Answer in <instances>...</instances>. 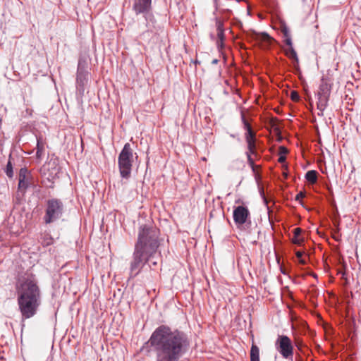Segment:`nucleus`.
I'll list each match as a JSON object with an SVG mask.
<instances>
[{"mask_svg":"<svg viewBox=\"0 0 361 361\" xmlns=\"http://www.w3.org/2000/svg\"><path fill=\"white\" fill-rule=\"evenodd\" d=\"M147 343L155 354L156 361H180L190 347L184 331L164 324L155 329Z\"/></svg>","mask_w":361,"mask_h":361,"instance_id":"f257e3e1","label":"nucleus"},{"mask_svg":"<svg viewBox=\"0 0 361 361\" xmlns=\"http://www.w3.org/2000/svg\"><path fill=\"white\" fill-rule=\"evenodd\" d=\"M160 244V231L158 228L147 224L139 227L137 239L129 265V278L137 276L145 264L155 258L159 254Z\"/></svg>","mask_w":361,"mask_h":361,"instance_id":"f03ea898","label":"nucleus"},{"mask_svg":"<svg viewBox=\"0 0 361 361\" xmlns=\"http://www.w3.org/2000/svg\"><path fill=\"white\" fill-rule=\"evenodd\" d=\"M18 304L23 319L34 317L41 305V293L34 279H25L18 288Z\"/></svg>","mask_w":361,"mask_h":361,"instance_id":"7ed1b4c3","label":"nucleus"},{"mask_svg":"<svg viewBox=\"0 0 361 361\" xmlns=\"http://www.w3.org/2000/svg\"><path fill=\"white\" fill-rule=\"evenodd\" d=\"M133 11L136 16L142 15V20L137 19L142 32H152L156 20L152 13V0H133Z\"/></svg>","mask_w":361,"mask_h":361,"instance_id":"20e7f679","label":"nucleus"},{"mask_svg":"<svg viewBox=\"0 0 361 361\" xmlns=\"http://www.w3.org/2000/svg\"><path fill=\"white\" fill-rule=\"evenodd\" d=\"M134 155L137 159V155L133 153L130 143H126L118 157V169L123 178L128 179L130 177Z\"/></svg>","mask_w":361,"mask_h":361,"instance_id":"39448f33","label":"nucleus"},{"mask_svg":"<svg viewBox=\"0 0 361 361\" xmlns=\"http://www.w3.org/2000/svg\"><path fill=\"white\" fill-rule=\"evenodd\" d=\"M64 205L60 199L51 198L46 202L45 214L43 216L44 222L49 224L58 221L63 216Z\"/></svg>","mask_w":361,"mask_h":361,"instance_id":"423d86ee","label":"nucleus"},{"mask_svg":"<svg viewBox=\"0 0 361 361\" xmlns=\"http://www.w3.org/2000/svg\"><path fill=\"white\" fill-rule=\"evenodd\" d=\"M275 347L283 358H292L293 346L289 337L286 335H279L275 342Z\"/></svg>","mask_w":361,"mask_h":361,"instance_id":"0eeeda50","label":"nucleus"},{"mask_svg":"<svg viewBox=\"0 0 361 361\" xmlns=\"http://www.w3.org/2000/svg\"><path fill=\"white\" fill-rule=\"evenodd\" d=\"M89 72L87 71L86 61L82 58L78 60L76 85L77 89L80 93H83L85 87L88 83Z\"/></svg>","mask_w":361,"mask_h":361,"instance_id":"6e6552de","label":"nucleus"},{"mask_svg":"<svg viewBox=\"0 0 361 361\" xmlns=\"http://www.w3.org/2000/svg\"><path fill=\"white\" fill-rule=\"evenodd\" d=\"M250 216V213L247 207L238 206L233 209V221L238 228L243 226L247 222Z\"/></svg>","mask_w":361,"mask_h":361,"instance_id":"1a4fd4ad","label":"nucleus"},{"mask_svg":"<svg viewBox=\"0 0 361 361\" xmlns=\"http://www.w3.org/2000/svg\"><path fill=\"white\" fill-rule=\"evenodd\" d=\"M31 175L27 168L20 169L18 174V189L25 190L30 184Z\"/></svg>","mask_w":361,"mask_h":361,"instance_id":"9d476101","label":"nucleus"},{"mask_svg":"<svg viewBox=\"0 0 361 361\" xmlns=\"http://www.w3.org/2000/svg\"><path fill=\"white\" fill-rule=\"evenodd\" d=\"M250 37L253 39L259 42L263 43L262 46L264 48L269 47L274 41V39L266 32L259 33L256 31L252 30L250 32Z\"/></svg>","mask_w":361,"mask_h":361,"instance_id":"9b49d317","label":"nucleus"},{"mask_svg":"<svg viewBox=\"0 0 361 361\" xmlns=\"http://www.w3.org/2000/svg\"><path fill=\"white\" fill-rule=\"evenodd\" d=\"M214 20H215V25H216V31H217V37L219 39L217 41V46H218V47H221L223 46V42L225 38L224 21L218 17H216L214 18Z\"/></svg>","mask_w":361,"mask_h":361,"instance_id":"f8f14e48","label":"nucleus"},{"mask_svg":"<svg viewBox=\"0 0 361 361\" xmlns=\"http://www.w3.org/2000/svg\"><path fill=\"white\" fill-rule=\"evenodd\" d=\"M331 86L329 84L328 80L326 78H322L319 86L317 95L329 96L331 93Z\"/></svg>","mask_w":361,"mask_h":361,"instance_id":"ddd939ff","label":"nucleus"},{"mask_svg":"<svg viewBox=\"0 0 361 361\" xmlns=\"http://www.w3.org/2000/svg\"><path fill=\"white\" fill-rule=\"evenodd\" d=\"M302 232V228L298 227L293 229V238H292V243L298 245H302L304 242V238L301 237V233Z\"/></svg>","mask_w":361,"mask_h":361,"instance_id":"4468645a","label":"nucleus"},{"mask_svg":"<svg viewBox=\"0 0 361 361\" xmlns=\"http://www.w3.org/2000/svg\"><path fill=\"white\" fill-rule=\"evenodd\" d=\"M37 152L36 156L38 159H40L44 151V142L42 136H37Z\"/></svg>","mask_w":361,"mask_h":361,"instance_id":"2eb2a0df","label":"nucleus"},{"mask_svg":"<svg viewBox=\"0 0 361 361\" xmlns=\"http://www.w3.org/2000/svg\"><path fill=\"white\" fill-rule=\"evenodd\" d=\"M317 109L322 112L327 106L329 96L317 95Z\"/></svg>","mask_w":361,"mask_h":361,"instance_id":"dca6fc26","label":"nucleus"},{"mask_svg":"<svg viewBox=\"0 0 361 361\" xmlns=\"http://www.w3.org/2000/svg\"><path fill=\"white\" fill-rule=\"evenodd\" d=\"M318 172L315 170L308 171L305 174L306 180L311 184H314L317 181Z\"/></svg>","mask_w":361,"mask_h":361,"instance_id":"f3484780","label":"nucleus"},{"mask_svg":"<svg viewBox=\"0 0 361 361\" xmlns=\"http://www.w3.org/2000/svg\"><path fill=\"white\" fill-rule=\"evenodd\" d=\"M250 361H259V349L254 343L250 349Z\"/></svg>","mask_w":361,"mask_h":361,"instance_id":"a211bd4d","label":"nucleus"},{"mask_svg":"<svg viewBox=\"0 0 361 361\" xmlns=\"http://www.w3.org/2000/svg\"><path fill=\"white\" fill-rule=\"evenodd\" d=\"M245 138L247 146H256V137L255 132L245 133Z\"/></svg>","mask_w":361,"mask_h":361,"instance_id":"6ab92c4d","label":"nucleus"},{"mask_svg":"<svg viewBox=\"0 0 361 361\" xmlns=\"http://www.w3.org/2000/svg\"><path fill=\"white\" fill-rule=\"evenodd\" d=\"M241 120L243 123L244 129L246 130L245 133H253L252 127L247 120L245 118L244 113L241 112Z\"/></svg>","mask_w":361,"mask_h":361,"instance_id":"aec40b11","label":"nucleus"},{"mask_svg":"<svg viewBox=\"0 0 361 361\" xmlns=\"http://www.w3.org/2000/svg\"><path fill=\"white\" fill-rule=\"evenodd\" d=\"M286 54L288 57L293 59L297 63H298V57L293 47H289L288 49L286 51Z\"/></svg>","mask_w":361,"mask_h":361,"instance_id":"412c9836","label":"nucleus"},{"mask_svg":"<svg viewBox=\"0 0 361 361\" xmlns=\"http://www.w3.org/2000/svg\"><path fill=\"white\" fill-rule=\"evenodd\" d=\"M160 259V252L159 251V254L156 255L155 258L152 259L149 262L146 263L150 269H154L158 265V260Z\"/></svg>","mask_w":361,"mask_h":361,"instance_id":"4be33fe9","label":"nucleus"},{"mask_svg":"<svg viewBox=\"0 0 361 361\" xmlns=\"http://www.w3.org/2000/svg\"><path fill=\"white\" fill-rule=\"evenodd\" d=\"M5 173L8 178H13V166H12V163L11 161V159H9L8 161V163H7L6 169H5Z\"/></svg>","mask_w":361,"mask_h":361,"instance_id":"5701e85b","label":"nucleus"},{"mask_svg":"<svg viewBox=\"0 0 361 361\" xmlns=\"http://www.w3.org/2000/svg\"><path fill=\"white\" fill-rule=\"evenodd\" d=\"M256 148V146H247L248 151L246 152V156L247 157V154H249L250 156L254 155L255 157H257L258 154L257 152Z\"/></svg>","mask_w":361,"mask_h":361,"instance_id":"b1692460","label":"nucleus"},{"mask_svg":"<svg viewBox=\"0 0 361 361\" xmlns=\"http://www.w3.org/2000/svg\"><path fill=\"white\" fill-rule=\"evenodd\" d=\"M290 98L293 101L297 102L300 99V96L296 91H292L290 92Z\"/></svg>","mask_w":361,"mask_h":361,"instance_id":"393cba45","label":"nucleus"},{"mask_svg":"<svg viewBox=\"0 0 361 361\" xmlns=\"http://www.w3.org/2000/svg\"><path fill=\"white\" fill-rule=\"evenodd\" d=\"M247 164L250 166V168L258 167L257 166H256L255 164L254 160L251 156L247 154Z\"/></svg>","mask_w":361,"mask_h":361,"instance_id":"a878e982","label":"nucleus"},{"mask_svg":"<svg viewBox=\"0 0 361 361\" xmlns=\"http://www.w3.org/2000/svg\"><path fill=\"white\" fill-rule=\"evenodd\" d=\"M282 33H283V37H291L290 36V30L287 27H283L282 28Z\"/></svg>","mask_w":361,"mask_h":361,"instance_id":"bb28decb","label":"nucleus"},{"mask_svg":"<svg viewBox=\"0 0 361 361\" xmlns=\"http://www.w3.org/2000/svg\"><path fill=\"white\" fill-rule=\"evenodd\" d=\"M279 156L280 155H285L288 152L287 148L284 146H280L279 147Z\"/></svg>","mask_w":361,"mask_h":361,"instance_id":"cd10ccee","label":"nucleus"},{"mask_svg":"<svg viewBox=\"0 0 361 361\" xmlns=\"http://www.w3.org/2000/svg\"><path fill=\"white\" fill-rule=\"evenodd\" d=\"M284 42L289 47H293L291 37H285Z\"/></svg>","mask_w":361,"mask_h":361,"instance_id":"c85d7f7f","label":"nucleus"},{"mask_svg":"<svg viewBox=\"0 0 361 361\" xmlns=\"http://www.w3.org/2000/svg\"><path fill=\"white\" fill-rule=\"evenodd\" d=\"M305 197V193L302 192H300L295 196V200H300L302 198Z\"/></svg>","mask_w":361,"mask_h":361,"instance_id":"c756f323","label":"nucleus"},{"mask_svg":"<svg viewBox=\"0 0 361 361\" xmlns=\"http://www.w3.org/2000/svg\"><path fill=\"white\" fill-rule=\"evenodd\" d=\"M220 12L223 14V15H226V14H230L231 13V11L228 8H224V9H221L220 11Z\"/></svg>","mask_w":361,"mask_h":361,"instance_id":"7c9ffc66","label":"nucleus"},{"mask_svg":"<svg viewBox=\"0 0 361 361\" xmlns=\"http://www.w3.org/2000/svg\"><path fill=\"white\" fill-rule=\"evenodd\" d=\"M286 159V157L285 155H280L278 159V161L279 163H283V162H285Z\"/></svg>","mask_w":361,"mask_h":361,"instance_id":"2f4dec72","label":"nucleus"},{"mask_svg":"<svg viewBox=\"0 0 361 361\" xmlns=\"http://www.w3.org/2000/svg\"><path fill=\"white\" fill-rule=\"evenodd\" d=\"M295 255L297 257L298 259L299 258H302V255H303V252L302 251H297L295 252Z\"/></svg>","mask_w":361,"mask_h":361,"instance_id":"473e14b6","label":"nucleus"},{"mask_svg":"<svg viewBox=\"0 0 361 361\" xmlns=\"http://www.w3.org/2000/svg\"><path fill=\"white\" fill-rule=\"evenodd\" d=\"M298 259H299V262H300V264H306L305 260V259H302V258H299Z\"/></svg>","mask_w":361,"mask_h":361,"instance_id":"72a5a7b5","label":"nucleus"},{"mask_svg":"<svg viewBox=\"0 0 361 361\" xmlns=\"http://www.w3.org/2000/svg\"><path fill=\"white\" fill-rule=\"evenodd\" d=\"M218 62H219V60L216 59H214L212 60V63L215 65V64H217Z\"/></svg>","mask_w":361,"mask_h":361,"instance_id":"f704fd0d","label":"nucleus"},{"mask_svg":"<svg viewBox=\"0 0 361 361\" xmlns=\"http://www.w3.org/2000/svg\"><path fill=\"white\" fill-rule=\"evenodd\" d=\"M257 167H254V168H251L252 169V171L254 173H257Z\"/></svg>","mask_w":361,"mask_h":361,"instance_id":"c9c22d12","label":"nucleus"},{"mask_svg":"<svg viewBox=\"0 0 361 361\" xmlns=\"http://www.w3.org/2000/svg\"><path fill=\"white\" fill-rule=\"evenodd\" d=\"M214 2H215V5H216V10H218L217 0H214Z\"/></svg>","mask_w":361,"mask_h":361,"instance_id":"e433bc0d","label":"nucleus"},{"mask_svg":"<svg viewBox=\"0 0 361 361\" xmlns=\"http://www.w3.org/2000/svg\"><path fill=\"white\" fill-rule=\"evenodd\" d=\"M281 271L282 274H286L285 270H283L282 268H281Z\"/></svg>","mask_w":361,"mask_h":361,"instance_id":"4c0bfd02","label":"nucleus"},{"mask_svg":"<svg viewBox=\"0 0 361 361\" xmlns=\"http://www.w3.org/2000/svg\"><path fill=\"white\" fill-rule=\"evenodd\" d=\"M51 242H48V243H47V245H49V244H51Z\"/></svg>","mask_w":361,"mask_h":361,"instance_id":"58836bf2","label":"nucleus"}]
</instances>
